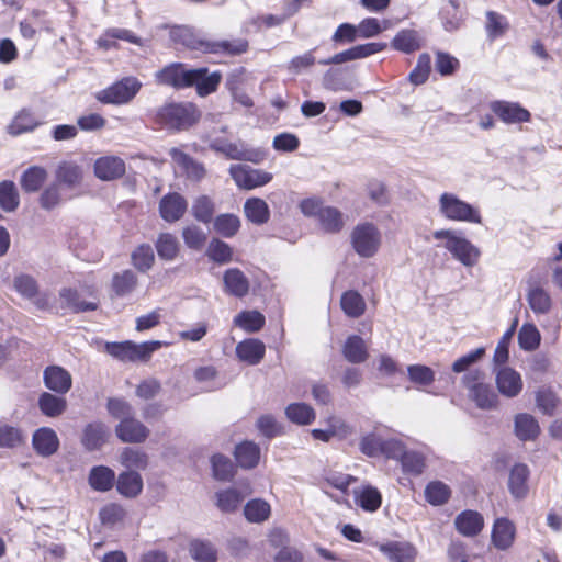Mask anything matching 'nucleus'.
I'll list each match as a JSON object with an SVG mask.
<instances>
[{
	"label": "nucleus",
	"instance_id": "nucleus-1",
	"mask_svg": "<svg viewBox=\"0 0 562 562\" xmlns=\"http://www.w3.org/2000/svg\"><path fill=\"white\" fill-rule=\"evenodd\" d=\"M438 246L445 248L452 258L467 268L474 267L481 257V250L470 241L460 231L441 228L432 232Z\"/></svg>",
	"mask_w": 562,
	"mask_h": 562
},
{
	"label": "nucleus",
	"instance_id": "nucleus-2",
	"mask_svg": "<svg viewBox=\"0 0 562 562\" xmlns=\"http://www.w3.org/2000/svg\"><path fill=\"white\" fill-rule=\"evenodd\" d=\"M167 345V342L160 340L143 342L124 340L119 342H105L104 351L122 362H148L154 352Z\"/></svg>",
	"mask_w": 562,
	"mask_h": 562
},
{
	"label": "nucleus",
	"instance_id": "nucleus-3",
	"mask_svg": "<svg viewBox=\"0 0 562 562\" xmlns=\"http://www.w3.org/2000/svg\"><path fill=\"white\" fill-rule=\"evenodd\" d=\"M438 213L452 222L482 224L483 217L479 207L460 199L456 193L443 192L438 198Z\"/></svg>",
	"mask_w": 562,
	"mask_h": 562
},
{
	"label": "nucleus",
	"instance_id": "nucleus-4",
	"mask_svg": "<svg viewBox=\"0 0 562 562\" xmlns=\"http://www.w3.org/2000/svg\"><path fill=\"white\" fill-rule=\"evenodd\" d=\"M299 207L305 216L316 218L326 233H338L345 226L344 214L334 206L325 205L318 198L303 199Z\"/></svg>",
	"mask_w": 562,
	"mask_h": 562
},
{
	"label": "nucleus",
	"instance_id": "nucleus-5",
	"mask_svg": "<svg viewBox=\"0 0 562 562\" xmlns=\"http://www.w3.org/2000/svg\"><path fill=\"white\" fill-rule=\"evenodd\" d=\"M350 245L360 258H373L382 246L381 231L373 223H359L350 232Z\"/></svg>",
	"mask_w": 562,
	"mask_h": 562
},
{
	"label": "nucleus",
	"instance_id": "nucleus-6",
	"mask_svg": "<svg viewBox=\"0 0 562 562\" xmlns=\"http://www.w3.org/2000/svg\"><path fill=\"white\" fill-rule=\"evenodd\" d=\"M468 390V396L475 406L482 411H491L498 407V394L483 379V373L471 372L463 378Z\"/></svg>",
	"mask_w": 562,
	"mask_h": 562
},
{
	"label": "nucleus",
	"instance_id": "nucleus-7",
	"mask_svg": "<svg viewBox=\"0 0 562 562\" xmlns=\"http://www.w3.org/2000/svg\"><path fill=\"white\" fill-rule=\"evenodd\" d=\"M200 117L198 109L191 103L168 104L158 112V121L171 130H186Z\"/></svg>",
	"mask_w": 562,
	"mask_h": 562
},
{
	"label": "nucleus",
	"instance_id": "nucleus-8",
	"mask_svg": "<svg viewBox=\"0 0 562 562\" xmlns=\"http://www.w3.org/2000/svg\"><path fill=\"white\" fill-rule=\"evenodd\" d=\"M140 88L142 83L137 78L126 77L99 91L97 99L106 104H125L134 99Z\"/></svg>",
	"mask_w": 562,
	"mask_h": 562
},
{
	"label": "nucleus",
	"instance_id": "nucleus-9",
	"mask_svg": "<svg viewBox=\"0 0 562 562\" xmlns=\"http://www.w3.org/2000/svg\"><path fill=\"white\" fill-rule=\"evenodd\" d=\"M249 481H240L235 486L222 488L214 494V505L224 514L236 513L246 496L252 494Z\"/></svg>",
	"mask_w": 562,
	"mask_h": 562
},
{
	"label": "nucleus",
	"instance_id": "nucleus-10",
	"mask_svg": "<svg viewBox=\"0 0 562 562\" xmlns=\"http://www.w3.org/2000/svg\"><path fill=\"white\" fill-rule=\"evenodd\" d=\"M324 423L325 428H314L310 431L314 440L329 442L333 439L350 440L356 436L355 426L337 415L328 416Z\"/></svg>",
	"mask_w": 562,
	"mask_h": 562
},
{
	"label": "nucleus",
	"instance_id": "nucleus-11",
	"mask_svg": "<svg viewBox=\"0 0 562 562\" xmlns=\"http://www.w3.org/2000/svg\"><path fill=\"white\" fill-rule=\"evenodd\" d=\"M494 382L499 395L505 398H515L524 390V379L519 371L505 364H496Z\"/></svg>",
	"mask_w": 562,
	"mask_h": 562
},
{
	"label": "nucleus",
	"instance_id": "nucleus-12",
	"mask_svg": "<svg viewBox=\"0 0 562 562\" xmlns=\"http://www.w3.org/2000/svg\"><path fill=\"white\" fill-rule=\"evenodd\" d=\"M229 173L236 186L244 190H254L270 183L273 175L262 169H254L248 166L234 165L229 168Z\"/></svg>",
	"mask_w": 562,
	"mask_h": 562
},
{
	"label": "nucleus",
	"instance_id": "nucleus-13",
	"mask_svg": "<svg viewBox=\"0 0 562 562\" xmlns=\"http://www.w3.org/2000/svg\"><path fill=\"white\" fill-rule=\"evenodd\" d=\"M12 288L24 300L32 302L38 310H46L49 300L45 293L40 292L37 281L30 274L20 273L12 280Z\"/></svg>",
	"mask_w": 562,
	"mask_h": 562
},
{
	"label": "nucleus",
	"instance_id": "nucleus-14",
	"mask_svg": "<svg viewBox=\"0 0 562 562\" xmlns=\"http://www.w3.org/2000/svg\"><path fill=\"white\" fill-rule=\"evenodd\" d=\"M126 172L125 161L114 155H104L93 162V175L101 181H114Z\"/></svg>",
	"mask_w": 562,
	"mask_h": 562
},
{
	"label": "nucleus",
	"instance_id": "nucleus-15",
	"mask_svg": "<svg viewBox=\"0 0 562 562\" xmlns=\"http://www.w3.org/2000/svg\"><path fill=\"white\" fill-rule=\"evenodd\" d=\"M490 109L506 124L528 123L531 121V113L517 102L493 101L490 104Z\"/></svg>",
	"mask_w": 562,
	"mask_h": 562
},
{
	"label": "nucleus",
	"instance_id": "nucleus-16",
	"mask_svg": "<svg viewBox=\"0 0 562 562\" xmlns=\"http://www.w3.org/2000/svg\"><path fill=\"white\" fill-rule=\"evenodd\" d=\"M515 539V524L505 517L495 519L491 530V544L498 551H507L513 547Z\"/></svg>",
	"mask_w": 562,
	"mask_h": 562
},
{
	"label": "nucleus",
	"instance_id": "nucleus-17",
	"mask_svg": "<svg viewBox=\"0 0 562 562\" xmlns=\"http://www.w3.org/2000/svg\"><path fill=\"white\" fill-rule=\"evenodd\" d=\"M115 435L122 442L142 443L149 436V429L138 419L131 416L115 426Z\"/></svg>",
	"mask_w": 562,
	"mask_h": 562
},
{
	"label": "nucleus",
	"instance_id": "nucleus-18",
	"mask_svg": "<svg viewBox=\"0 0 562 562\" xmlns=\"http://www.w3.org/2000/svg\"><path fill=\"white\" fill-rule=\"evenodd\" d=\"M32 447L36 454L47 458L58 451L59 438L54 429L41 427L32 435Z\"/></svg>",
	"mask_w": 562,
	"mask_h": 562
},
{
	"label": "nucleus",
	"instance_id": "nucleus-19",
	"mask_svg": "<svg viewBox=\"0 0 562 562\" xmlns=\"http://www.w3.org/2000/svg\"><path fill=\"white\" fill-rule=\"evenodd\" d=\"M45 386L56 394H66L72 386V376L60 366H49L43 372Z\"/></svg>",
	"mask_w": 562,
	"mask_h": 562
},
{
	"label": "nucleus",
	"instance_id": "nucleus-20",
	"mask_svg": "<svg viewBox=\"0 0 562 562\" xmlns=\"http://www.w3.org/2000/svg\"><path fill=\"white\" fill-rule=\"evenodd\" d=\"M196 74L193 72V69H188L182 64H172L161 69L156 76L159 83L175 88H184L190 87L191 77Z\"/></svg>",
	"mask_w": 562,
	"mask_h": 562
},
{
	"label": "nucleus",
	"instance_id": "nucleus-21",
	"mask_svg": "<svg viewBox=\"0 0 562 562\" xmlns=\"http://www.w3.org/2000/svg\"><path fill=\"white\" fill-rule=\"evenodd\" d=\"M188 207L187 200L177 192L164 195L159 202V214L168 223L179 221Z\"/></svg>",
	"mask_w": 562,
	"mask_h": 562
},
{
	"label": "nucleus",
	"instance_id": "nucleus-22",
	"mask_svg": "<svg viewBox=\"0 0 562 562\" xmlns=\"http://www.w3.org/2000/svg\"><path fill=\"white\" fill-rule=\"evenodd\" d=\"M378 549L390 562H414L417 557L416 548L406 541L380 543Z\"/></svg>",
	"mask_w": 562,
	"mask_h": 562
},
{
	"label": "nucleus",
	"instance_id": "nucleus-23",
	"mask_svg": "<svg viewBox=\"0 0 562 562\" xmlns=\"http://www.w3.org/2000/svg\"><path fill=\"white\" fill-rule=\"evenodd\" d=\"M188 553L194 562H217L220 551L207 538H192L188 541Z\"/></svg>",
	"mask_w": 562,
	"mask_h": 562
},
{
	"label": "nucleus",
	"instance_id": "nucleus-24",
	"mask_svg": "<svg viewBox=\"0 0 562 562\" xmlns=\"http://www.w3.org/2000/svg\"><path fill=\"white\" fill-rule=\"evenodd\" d=\"M110 438L109 428L101 422L88 424L82 432L81 443L88 451L100 450Z\"/></svg>",
	"mask_w": 562,
	"mask_h": 562
},
{
	"label": "nucleus",
	"instance_id": "nucleus-25",
	"mask_svg": "<svg viewBox=\"0 0 562 562\" xmlns=\"http://www.w3.org/2000/svg\"><path fill=\"white\" fill-rule=\"evenodd\" d=\"M529 474V468L524 463H516L510 468L507 485L514 498L522 499L527 496Z\"/></svg>",
	"mask_w": 562,
	"mask_h": 562
},
{
	"label": "nucleus",
	"instance_id": "nucleus-26",
	"mask_svg": "<svg viewBox=\"0 0 562 562\" xmlns=\"http://www.w3.org/2000/svg\"><path fill=\"white\" fill-rule=\"evenodd\" d=\"M454 527L464 537H475L483 530L484 518L479 512L467 509L457 515Z\"/></svg>",
	"mask_w": 562,
	"mask_h": 562
},
{
	"label": "nucleus",
	"instance_id": "nucleus-27",
	"mask_svg": "<svg viewBox=\"0 0 562 562\" xmlns=\"http://www.w3.org/2000/svg\"><path fill=\"white\" fill-rule=\"evenodd\" d=\"M223 283L225 293L244 297L249 293L250 282L246 274L238 268H229L224 271Z\"/></svg>",
	"mask_w": 562,
	"mask_h": 562
},
{
	"label": "nucleus",
	"instance_id": "nucleus-28",
	"mask_svg": "<svg viewBox=\"0 0 562 562\" xmlns=\"http://www.w3.org/2000/svg\"><path fill=\"white\" fill-rule=\"evenodd\" d=\"M265 344L256 338L245 339L236 346L237 358L249 366L258 364L265 358Z\"/></svg>",
	"mask_w": 562,
	"mask_h": 562
},
{
	"label": "nucleus",
	"instance_id": "nucleus-29",
	"mask_svg": "<svg viewBox=\"0 0 562 562\" xmlns=\"http://www.w3.org/2000/svg\"><path fill=\"white\" fill-rule=\"evenodd\" d=\"M155 249L162 261H175L181 251V245L176 235L164 232L159 233L155 240Z\"/></svg>",
	"mask_w": 562,
	"mask_h": 562
},
{
	"label": "nucleus",
	"instance_id": "nucleus-30",
	"mask_svg": "<svg viewBox=\"0 0 562 562\" xmlns=\"http://www.w3.org/2000/svg\"><path fill=\"white\" fill-rule=\"evenodd\" d=\"M391 46L401 53L412 54L420 49L423 38L416 30L403 29L395 34L391 41Z\"/></svg>",
	"mask_w": 562,
	"mask_h": 562
},
{
	"label": "nucleus",
	"instance_id": "nucleus-31",
	"mask_svg": "<svg viewBox=\"0 0 562 562\" xmlns=\"http://www.w3.org/2000/svg\"><path fill=\"white\" fill-rule=\"evenodd\" d=\"M169 155L176 168L184 172L189 178L200 180L204 177L205 170L202 165L195 162L191 157L179 148H171Z\"/></svg>",
	"mask_w": 562,
	"mask_h": 562
},
{
	"label": "nucleus",
	"instance_id": "nucleus-32",
	"mask_svg": "<svg viewBox=\"0 0 562 562\" xmlns=\"http://www.w3.org/2000/svg\"><path fill=\"white\" fill-rule=\"evenodd\" d=\"M196 49H201L203 53L209 54H229V55H238L247 49V43L245 41L237 42H213V41H199L196 45L193 46Z\"/></svg>",
	"mask_w": 562,
	"mask_h": 562
},
{
	"label": "nucleus",
	"instance_id": "nucleus-33",
	"mask_svg": "<svg viewBox=\"0 0 562 562\" xmlns=\"http://www.w3.org/2000/svg\"><path fill=\"white\" fill-rule=\"evenodd\" d=\"M243 212L246 220L255 225H263L270 218L268 203L260 198H249L245 201Z\"/></svg>",
	"mask_w": 562,
	"mask_h": 562
},
{
	"label": "nucleus",
	"instance_id": "nucleus-34",
	"mask_svg": "<svg viewBox=\"0 0 562 562\" xmlns=\"http://www.w3.org/2000/svg\"><path fill=\"white\" fill-rule=\"evenodd\" d=\"M514 432L519 440H535L540 434L537 419L527 413L517 414L514 418Z\"/></svg>",
	"mask_w": 562,
	"mask_h": 562
},
{
	"label": "nucleus",
	"instance_id": "nucleus-35",
	"mask_svg": "<svg viewBox=\"0 0 562 562\" xmlns=\"http://www.w3.org/2000/svg\"><path fill=\"white\" fill-rule=\"evenodd\" d=\"M143 486V479L136 471H124L117 476L116 488L124 497H137L142 493Z\"/></svg>",
	"mask_w": 562,
	"mask_h": 562
},
{
	"label": "nucleus",
	"instance_id": "nucleus-36",
	"mask_svg": "<svg viewBox=\"0 0 562 562\" xmlns=\"http://www.w3.org/2000/svg\"><path fill=\"white\" fill-rule=\"evenodd\" d=\"M284 415L289 422L297 426H308L316 418L315 409L304 402L290 403L284 408Z\"/></svg>",
	"mask_w": 562,
	"mask_h": 562
},
{
	"label": "nucleus",
	"instance_id": "nucleus-37",
	"mask_svg": "<svg viewBox=\"0 0 562 562\" xmlns=\"http://www.w3.org/2000/svg\"><path fill=\"white\" fill-rule=\"evenodd\" d=\"M193 72L198 74L191 77L190 86L196 87V92L199 95H207L217 89L222 78L220 72L215 71L207 74L205 68L193 69Z\"/></svg>",
	"mask_w": 562,
	"mask_h": 562
},
{
	"label": "nucleus",
	"instance_id": "nucleus-38",
	"mask_svg": "<svg viewBox=\"0 0 562 562\" xmlns=\"http://www.w3.org/2000/svg\"><path fill=\"white\" fill-rule=\"evenodd\" d=\"M527 303L536 315L548 314L552 307L550 294L541 286L532 284L526 294Z\"/></svg>",
	"mask_w": 562,
	"mask_h": 562
},
{
	"label": "nucleus",
	"instance_id": "nucleus-39",
	"mask_svg": "<svg viewBox=\"0 0 562 562\" xmlns=\"http://www.w3.org/2000/svg\"><path fill=\"white\" fill-rule=\"evenodd\" d=\"M243 514L248 522L262 524L271 516V505L263 498H252L245 504Z\"/></svg>",
	"mask_w": 562,
	"mask_h": 562
},
{
	"label": "nucleus",
	"instance_id": "nucleus-40",
	"mask_svg": "<svg viewBox=\"0 0 562 562\" xmlns=\"http://www.w3.org/2000/svg\"><path fill=\"white\" fill-rule=\"evenodd\" d=\"M88 483L94 491L108 492L115 483V473L109 467L95 465L89 472Z\"/></svg>",
	"mask_w": 562,
	"mask_h": 562
},
{
	"label": "nucleus",
	"instance_id": "nucleus-41",
	"mask_svg": "<svg viewBox=\"0 0 562 562\" xmlns=\"http://www.w3.org/2000/svg\"><path fill=\"white\" fill-rule=\"evenodd\" d=\"M353 496L356 504L366 512H376L382 504L381 493L371 485L355 488Z\"/></svg>",
	"mask_w": 562,
	"mask_h": 562
},
{
	"label": "nucleus",
	"instance_id": "nucleus-42",
	"mask_svg": "<svg viewBox=\"0 0 562 562\" xmlns=\"http://www.w3.org/2000/svg\"><path fill=\"white\" fill-rule=\"evenodd\" d=\"M342 355L351 363H362L369 358L368 346L360 336H349L342 346Z\"/></svg>",
	"mask_w": 562,
	"mask_h": 562
},
{
	"label": "nucleus",
	"instance_id": "nucleus-43",
	"mask_svg": "<svg viewBox=\"0 0 562 562\" xmlns=\"http://www.w3.org/2000/svg\"><path fill=\"white\" fill-rule=\"evenodd\" d=\"M237 464L243 469H254L260 460V448L251 441H245L235 448Z\"/></svg>",
	"mask_w": 562,
	"mask_h": 562
},
{
	"label": "nucleus",
	"instance_id": "nucleus-44",
	"mask_svg": "<svg viewBox=\"0 0 562 562\" xmlns=\"http://www.w3.org/2000/svg\"><path fill=\"white\" fill-rule=\"evenodd\" d=\"M83 178L82 168L72 161L61 162L56 169V183L65 184L69 188L77 187Z\"/></svg>",
	"mask_w": 562,
	"mask_h": 562
},
{
	"label": "nucleus",
	"instance_id": "nucleus-45",
	"mask_svg": "<svg viewBox=\"0 0 562 562\" xmlns=\"http://www.w3.org/2000/svg\"><path fill=\"white\" fill-rule=\"evenodd\" d=\"M47 180V171L38 166L27 168L21 176L20 186L24 192L38 191Z\"/></svg>",
	"mask_w": 562,
	"mask_h": 562
},
{
	"label": "nucleus",
	"instance_id": "nucleus-46",
	"mask_svg": "<svg viewBox=\"0 0 562 562\" xmlns=\"http://www.w3.org/2000/svg\"><path fill=\"white\" fill-rule=\"evenodd\" d=\"M60 303L64 307L75 312L94 311L98 307L95 301H86L80 297L76 290L63 289L59 293Z\"/></svg>",
	"mask_w": 562,
	"mask_h": 562
},
{
	"label": "nucleus",
	"instance_id": "nucleus-47",
	"mask_svg": "<svg viewBox=\"0 0 562 562\" xmlns=\"http://www.w3.org/2000/svg\"><path fill=\"white\" fill-rule=\"evenodd\" d=\"M340 306L344 313L351 318H358L366 312V301L357 291H347L341 295Z\"/></svg>",
	"mask_w": 562,
	"mask_h": 562
},
{
	"label": "nucleus",
	"instance_id": "nucleus-48",
	"mask_svg": "<svg viewBox=\"0 0 562 562\" xmlns=\"http://www.w3.org/2000/svg\"><path fill=\"white\" fill-rule=\"evenodd\" d=\"M240 226V218L232 213L220 214L214 218L213 222L214 232L225 238L235 236Z\"/></svg>",
	"mask_w": 562,
	"mask_h": 562
},
{
	"label": "nucleus",
	"instance_id": "nucleus-49",
	"mask_svg": "<svg viewBox=\"0 0 562 562\" xmlns=\"http://www.w3.org/2000/svg\"><path fill=\"white\" fill-rule=\"evenodd\" d=\"M38 407L44 415L58 417L66 411L67 402L63 397L44 392L38 398Z\"/></svg>",
	"mask_w": 562,
	"mask_h": 562
},
{
	"label": "nucleus",
	"instance_id": "nucleus-50",
	"mask_svg": "<svg viewBox=\"0 0 562 562\" xmlns=\"http://www.w3.org/2000/svg\"><path fill=\"white\" fill-rule=\"evenodd\" d=\"M25 443V435L19 427L11 425L0 426V448L18 449Z\"/></svg>",
	"mask_w": 562,
	"mask_h": 562
},
{
	"label": "nucleus",
	"instance_id": "nucleus-51",
	"mask_svg": "<svg viewBox=\"0 0 562 562\" xmlns=\"http://www.w3.org/2000/svg\"><path fill=\"white\" fill-rule=\"evenodd\" d=\"M541 335L532 323H525L518 331L519 347L525 351H533L540 346Z\"/></svg>",
	"mask_w": 562,
	"mask_h": 562
},
{
	"label": "nucleus",
	"instance_id": "nucleus-52",
	"mask_svg": "<svg viewBox=\"0 0 562 562\" xmlns=\"http://www.w3.org/2000/svg\"><path fill=\"white\" fill-rule=\"evenodd\" d=\"M131 259L139 272H147L155 263V254L150 245L142 244L133 250Z\"/></svg>",
	"mask_w": 562,
	"mask_h": 562
},
{
	"label": "nucleus",
	"instance_id": "nucleus-53",
	"mask_svg": "<svg viewBox=\"0 0 562 562\" xmlns=\"http://www.w3.org/2000/svg\"><path fill=\"white\" fill-rule=\"evenodd\" d=\"M215 211L213 200L207 195L196 196L191 206V212L194 218L201 223L207 224L211 222Z\"/></svg>",
	"mask_w": 562,
	"mask_h": 562
},
{
	"label": "nucleus",
	"instance_id": "nucleus-54",
	"mask_svg": "<svg viewBox=\"0 0 562 562\" xmlns=\"http://www.w3.org/2000/svg\"><path fill=\"white\" fill-rule=\"evenodd\" d=\"M234 324L245 331L255 333L263 326L265 317L257 311H244L235 316Z\"/></svg>",
	"mask_w": 562,
	"mask_h": 562
},
{
	"label": "nucleus",
	"instance_id": "nucleus-55",
	"mask_svg": "<svg viewBox=\"0 0 562 562\" xmlns=\"http://www.w3.org/2000/svg\"><path fill=\"white\" fill-rule=\"evenodd\" d=\"M119 461L126 469L145 470L148 465V456L139 449L124 448Z\"/></svg>",
	"mask_w": 562,
	"mask_h": 562
},
{
	"label": "nucleus",
	"instance_id": "nucleus-56",
	"mask_svg": "<svg viewBox=\"0 0 562 562\" xmlns=\"http://www.w3.org/2000/svg\"><path fill=\"white\" fill-rule=\"evenodd\" d=\"M210 461L213 476L216 480L231 481L235 476V467L226 456L213 454Z\"/></svg>",
	"mask_w": 562,
	"mask_h": 562
},
{
	"label": "nucleus",
	"instance_id": "nucleus-57",
	"mask_svg": "<svg viewBox=\"0 0 562 562\" xmlns=\"http://www.w3.org/2000/svg\"><path fill=\"white\" fill-rule=\"evenodd\" d=\"M20 204V195L14 182L4 180L0 182V207L5 212H13Z\"/></svg>",
	"mask_w": 562,
	"mask_h": 562
},
{
	"label": "nucleus",
	"instance_id": "nucleus-58",
	"mask_svg": "<svg viewBox=\"0 0 562 562\" xmlns=\"http://www.w3.org/2000/svg\"><path fill=\"white\" fill-rule=\"evenodd\" d=\"M64 201L59 183H52L46 187L38 196V204L45 211H53L61 205Z\"/></svg>",
	"mask_w": 562,
	"mask_h": 562
},
{
	"label": "nucleus",
	"instance_id": "nucleus-59",
	"mask_svg": "<svg viewBox=\"0 0 562 562\" xmlns=\"http://www.w3.org/2000/svg\"><path fill=\"white\" fill-rule=\"evenodd\" d=\"M37 125L38 122L31 113L21 111L14 116L7 128L9 134L16 136L33 131Z\"/></svg>",
	"mask_w": 562,
	"mask_h": 562
},
{
	"label": "nucleus",
	"instance_id": "nucleus-60",
	"mask_svg": "<svg viewBox=\"0 0 562 562\" xmlns=\"http://www.w3.org/2000/svg\"><path fill=\"white\" fill-rule=\"evenodd\" d=\"M137 284V277L131 270H124L113 276L112 289L119 296L131 293Z\"/></svg>",
	"mask_w": 562,
	"mask_h": 562
},
{
	"label": "nucleus",
	"instance_id": "nucleus-61",
	"mask_svg": "<svg viewBox=\"0 0 562 562\" xmlns=\"http://www.w3.org/2000/svg\"><path fill=\"white\" fill-rule=\"evenodd\" d=\"M450 495L449 486L439 481L430 482L425 488V497L434 506L443 505L448 502Z\"/></svg>",
	"mask_w": 562,
	"mask_h": 562
},
{
	"label": "nucleus",
	"instance_id": "nucleus-62",
	"mask_svg": "<svg viewBox=\"0 0 562 562\" xmlns=\"http://www.w3.org/2000/svg\"><path fill=\"white\" fill-rule=\"evenodd\" d=\"M181 236L186 246L193 250H201L207 239L205 232L195 224L184 226Z\"/></svg>",
	"mask_w": 562,
	"mask_h": 562
},
{
	"label": "nucleus",
	"instance_id": "nucleus-63",
	"mask_svg": "<svg viewBox=\"0 0 562 562\" xmlns=\"http://www.w3.org/2000/svg\"><path fill=\"white\" fill-rule=\"evenodd\" d=\"M407 376L414 384L429 386L435 381V371L425 364H411L407 367Z\"/></svg>",
	"mask_w": 562,
	"mask_h": 562
},
{
	"label": "nucleus",
	"instance_id": "nucleus-64",
	"mask_svg": "<svg viewBox=\"0 0 562 562\" xmlns=\"http://www.w3.org/2000/svg\"><path fill=\"white\" fill-rule=\"evenodd\" d=\"M206 255L212 261L224 265L232 260L233 250L228 244L220 239H212L207 246Z\"/></svg>",
	"mask_w": 562,
	"mask_h": 562
}]
</instances>
